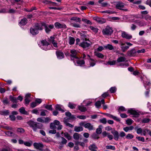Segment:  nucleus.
<instances>
[{
	"instance_id": "47",
	"label": "nucleus",
	"mask_w": 151,
	"mask_h": 151,
	"mask_svg": "<svg viewBox=\"0 0 151 151\" xmlns=\"http://www.w3.org/2000/svg\"><path fill=\"white\" fill-rule=\"evenodd\" d=\"M101 105V102L100 101H97L95 104V105L98 108Z\"/></svg>"
},
{
	"instance_id": "2",
	"label": "nucleus",
	"mask_w": 151,
	"mask_h": 151,
	"mask_svg": "<svg viewBox=\"0 0 151 151\" xmlns=\"http://www.w3.org/2000/svg\"><path fill=\"white\" fill-rule=\"evenodd\" d=\"M27 123L35 132H38V129H42L43 127V125L42 124L35 122L33 121H29L27 122Z\"/></svg>"
},
{
	"instance_id": "58",
	"label": "nucleus",
	"mask_w": 151,
	"mask_h": 151,
	"mask_svg": "<svg viewBox=\"0 0 151 151\" xmlns=\"http://www.w3.org/2000/svg\"><path fill=\"white\" fill-rule=\"evenodd\" d=\"M9 118L12 121H14L15 119V117L14 115H12L9 116Z\"/></svg>"
},
{
	"instance_id": "19",
	"label": "nucleus",
	"mask_w": 151,
	"mask_h": 151,
	"mask_svg": "<svg viewBox=\"0 0 151 151\" xmlns=\"http://www.w3.org/2000/svg\"><path fill=\"white\" fill-rule=\"evenodd\" d=\"M124 45V43H122L121 44V45L122 46L121 47V50L123 52H124L126 51L127 50L129 47L128 46H123Z\"/></svg>"
},
{
	"instance_id": "62",
	"label": "nucleus",
	"mask_w": 151,
	"mask_h": 151,
	"mask_svg": "<svg viewBox=\"0 0 151 151\" xmlns=\"http://www.w3.org/2000/svg\"><path fill=\"white\" fill-rule=\"evenodd\" d=\"M77 117L78 118L80 119H84L86 118V116H84L82 115V116H77Z\"/></svg>"
},
{
	"instance_id": "18",
	"label": "nucleus",
	"mask_w": 151,
	"mask_h": 151,
	"mask_svg": "<svg viewBox=\"0 0 151 151\" xmlns=\"http://www.w3.org/2000/svg\"><path fill=\"white\" fill-rule=\"evenodd\" d=\"M84 127L86 128H88L89 130H92L93 129V125H91L90 123H87L85 124Z\"/></svg>"
},
{
	"instance_id": "9",
	"label": "nucleus",
	"mask_w": 151,
	"mask_h": 151,
	"mask_svg": "<svg viewBox=\"0 0 151 151\" xmlns=\"http://www.w3.org/2000/svg\"><path fill=\"white\" fill-rule=\"evenodd\" d=\"M55 27L58 29H65L67 28L65 24H61L58 22H56L55 23Z\"/></svg>"
},
{
	"instance_id": "23",
	"label": "nucleus",
	"mask_w": 151,
	"mask_h": 151,
	"mask_svg": "<svg viewBox=\"0 0 151 151\" xmlns=\"http://www.w3.org/2000/svg\"><path fill=\"white\" fill-rule=\"evenodd\" d=\"M9 99L13 103H17V100L16 97L12 96L11 95L9 96Z\"/></svg>"
},
{
	"instance_id": "22",
	"label": "nucleus",
	"mask_w": 151,
	"mask_h": 151,
	"mask_svg": "<svg viewBox=\"0 0 151 151\" xmlns=\"http://www.w3.org/2000/svg\"><path fill=\"white\" fill-rule=\"evenodd\" d=\"M83 130V128L82 127L75 126L74 128V130L77 132L81 131Z\"/></svg>"
},
{
	"instance_id": "32",
	"label": "nucleus",
	"mask_w": 151,
	"mask_h": 151,
	"mask_svg": "<svg viewBox=\"0 0 151 151\" xmlns=\"http://www.w3.org/2000/svg\"><path fill=\"white\" fill-rule=\"evenodd\" d=\"M95 55L99 58H102L104 57V55L101 53L95 52Z\"/></svg>"
},
{
	"instance_id": "63",
	"label": "nucleus",
	"mask_w": 151,
	"mask_h": 151,
	"mask_svg": "<svg viewBox=\"0 0 151 151\" xmlns=\"http://www.w3.org/2000/svg\"><path fill=\"white\" fill-rule=\"evenodd\" d=\"M145 52V50L144 49H142L140 50H139L137 51V52L138 53H144Z\"/></svg>"
},
{
	"instance_id": "28",
	"label": "nucleus",
	"mask_w": 151,
	"mask_h": 151,
	"mask_svg": "<svg viewBox=\"0 0 151 151\" xmlns=\"http://www.w3.org/2000/svg\"><path fill=\"white\" fill-rule=\"evenodd\" d=\"M102 127L101 125H100L99 128H97L96 130V133L98 134H100L102 132V129L101 127Z\"/></svg>"
},
{
	"instance_id": "61",
	"label": "nucleus",
	"mask_w": 151,
	"mask_h": 151,
	"mask_svg": "<svg viewBox=\"0 0 151 151\" xmlns=\"http://www.w3.org/2000/svg\"><path fill=\"white\" fill-rule=\"evenodd\" d=\"M37 120L38 122H40L43 123V120L42 117L38 118L37 119Z\"/></svg>"
},
{
	"instance_id": "34",
	"label": "nucleus",
	"mask_w": 151,
	"mask_h": 151,
	"mask_svg": "<svg viewBox=\"0 0 151 151\" xmlns=\"http://www.w3.org/2000/svg\"><path fill=\"white\" fill-rule=\"evenodd\" d=\"M81 36L82 37V39L83 40H85V41L89 40V39H87V35L85 34H81Z\"/></svg>"
},
{
	"instance_id": "53",
	"label": "nucleus",
	"mask_w": 151,
	"mask_h": 151,
	"mask_svg": "<svg viewBox=\"0 0 151 151\" xmlns=\"http://www.w3.org/2000/svg\"><path fill=\"white\" fill-rule=\"evenodd\" d=\"M136 138L139 141H141L142 142H144L145 139L143 137H137Z\"/></svg>"
},
{
	"instance_id": "26",
	"label": "nucleus",
	"mask_w": 151,
	"mask_h": 151,
	"mask_svg": "<svg viewBox=\"0 0 151 151\" xmlns=\"http://www.w3.org/2000/svg\"><path fill=\"white\" fill-rule=\"evenodd\" d=\"M98 135L96 133H94L91 136L92 138L94 139H98L99 138V137L98 136Z\"/></svg>"
},
{
	"instance_id": "54",
	"label": "nucleus",
	"mask_w": 151,
	"mask_h": 151,
	"mask_svg": "<svg viewBox=\"0 0 151 151\" xmlns=\"http://www.w3.org/2000/svg\"><path fill=\"white\" fill-rule=\"evenodd\" d=\"M77 63L78 64L82 65H83L85 63V62L84 60H78L77 61Z\"/></svg>"
},
{
	"instance_id": "55",
	"label": "nucleus",
	"mask_w": 151,
	"mask_h": 151,
	"mask_svg": "<svg viewBox=\"0 0 151 151\" xmlns=\"http://www.w3.org/2000/svg\"><path fill=\"white\" fill-rule=\"evenodd\" d=\"M116 61L115 60H113L112 61H109L107 63L110 65H113L115 64Z\"/></svg>"
},
{
	"instance_id": "20",
	"label": "nucleus",
	"mask_w": 151,
	"mask_h": 151,
	"mask_svg": "<svg viewBox=\"0 0 151 151\" xmlns=\"http://www.w3.org/2000/svg\"><path fill=\"white\" fill-rule=\"evenodd\" d=\"M78 109L81 112H85L87 110L86 108L84 107L83 105L78 106Z\"/></svg>"
},
{
	"instance_id": "13",
	"label": "nucleus",
	"mask_w": 151,
	"mask_h": 151,
	"mask_svg": "<svg viewBox=\"0 0 151 151\" xmlns=\"http://www.w3.org/2000/svg\"><path fill=\"white\" fill-rule=\"evenodd\" d=\"M122 37L125 38L127 39H130L132 37V35H129L125 32H124L122 33Z\"/></svg>"
},
{
	"instance_id": "41",
	"label": "nucleus",
	"mask_w": 151,
	"mask_h": 151,
	"mask_svg": "<svg viewBox=\"0 0 151 151\" xmlns=\"http://www.w3.org/2000/svg\"><path fill=\"white\" fill-rule=\"evenodd\" d=\"M105 47L106 49H108L111 50L113 49V46L111 45L108 44L107 45L105 46Z\"/></svg>"
},
{
	"instance_id": "7",
	"label": "nucleus",
	"mask_w": 151,
	"mask_h": 151,
	"mask_svg": "<svg viewBox=\"0 0 151 151\" xmlns=\"http://www.w3.org/2000/svg\"><path fill=\"white\" fill-rule=\"evenodd\" d=\"M137 53V51L134 48L128 51L127 52V55L128 56H134Z\"/></svg>"
},
{
	"instance_id": "14",
	"label": "nucleus",
	"mask_w": 151,
	"mask_h": 151,
	"mask_svg": "<svg viewBox=\"0 0 151 151\" xmlns=\"http://www.w3.org/2000/svg\"><path fill=\"white\" fill-rule=\"evenodd\" d=\"M68 117H66L64 118V120H63V122L66 126H69L70 127H73V125L68 123Z\"/></svg>"
},
{
	"instance_id": "37",
	"label": "nucleus",
	"mask_w": 151,
	"mask_h": 151,
	"mask_svg": "<svg viewBox=\"0 0 151 151\" xmlns=\"http://www.w3.org/2000/svg\"><path fill=\"white\" fill-rule=\"evenodd\" d=\"M82 21L85 23L89 24H92V22L90 20L86 19L83 18L82 19Z\"/></svg>"
},
{
	"instance_id": "15",
	"label": "nucleus",
	"mask_w": 151,
	"mask_h": 151,
	"mask_svg": "<svg viewBox=\"0 0 151 151\" xmlns=\"http://www.w3.org/2000/svg\"><path fill=\"white\" fill-rule=\"evenodd\" d=\"M88 148L91 151H97L96 149H97V147L96 146L95 144H93L89 146Z\"/></svg>"
},
{
	"instance_id": "6",
	"label": "nucleus",
	"mask_w": 151,
	"mask_h": 151,
	"mask_svg": "<svg viewBox=\"0 0 151 151\" xmlns=\"http://www.w3.org/2000/svg\"><path fill=\"white\" fill-rule=\"evenodd\" d=\"M44 27H45V32L47 33H48L51 31V29L53 28L54 25L52 24L48 25L47 24L44 23Z\"/></svg>"
},
{
	"instance_id": "46",
	"label": "nucleus",
	"mask_w": 151,
	"mask_h": 151,
	"mask_svg": "<svg viewBox=\"0 0 151 151\" xmlns=\"http://www.w3.org/2000/svg\"><path fill=\"white\" fill-rule=\"evenodd\" d=\"M50 128L51 129H55L56 128V127L54 123H50Z\"/></svg>"
},
{
	"instance_id": "16",
	"label": "nucleus",
	"mask_w": 151,
	"mask_h": 151,
	"mask_svg": "<svg viewBox=\"0 0 151 151\" xmlns=\"http://www.w3.org/2000/svg\"><path fill=\"white\" fill-rule=\"evenodd\" d=\"M56 54L58 58L60 59H62L64 58V55L63 53L62 52L57 51Z\"/></svg>"
},
{
	"instance_id": "42",
	"label": "nucleus",
	"mask_w": 151,
	"mask_h": 151,
	"mask_svg": "<svg viewBox=\"0 0 151 151\" xmlns=\"http://www.w3.org/2000/svg\"><path fill=\"white\" fill-rule=\"evenodd\" d=\"M134 137L133 135L131 134H128L126 136V138L127 139H132Z\"/></svg>"
},
{
	"instance_id": "39",
	"label": "nucleus",
	"mask_w": 151,
	"mask_h": 151,
	"mask_svg": "<svg viewBox=\"0 0 151 151\" xmlns=\"http://www.w3.org/2000/svg\"><path fill=\"white\" fill-rule=\"evenodd\" d=\"M75 39L73 37H70V41L69 43L70 45H73L74 43L75 42Z\"/></svg>"
},
{
	"instance_id": "48",
	"label": "nucleus",
	"mask_w": 151,
	"mask_h": 151,
	"mask_svg": "<svg viewBox=\"0 0 151 151\" xmlns=\"http://www.w3.org/2000/svg\"><path fill=\"white\" fill-rule=\"evenodd\" d=\"M90 28L94 32L96 33L98 32V29L97 28H94L93 27L90 26Z\"/></svg>"
},
{
	"instance_id": "29",
	"label": "nucleus",
	"mask_w": 151,
	"mask_h": 151,
	"mask_svg": "<svg viewBox=\"0 0 151 151\" xmlns=\"http://www.w3.org/2000/svg\"><path fill=\"white\" fill-rule=\"evenodd\" d=\"M9 112L8 110L0 112V114L1 115H7L9 114Z\"/></svg>"
},
{
	"instance_id": "3",
	"label": "nucleus",
	"mask_w": 151,
	"mask_h": 151,
	"mask_svg": "<svg viewBox=\"0 0 151 151\" xmlns=\"http://www.w3.org/2000/svg\"><path fill=\"white\" fill-rule=\"evenodd\" d=\"M113 32V30L112 28L109 26H107L105 29H103L102 30V32L104 34L107 35H111Z\"/></svg>"
},
{
	"instance_id": "51",
	"label": "nucleus",
	"mask_w": 151,
	"mask_h": 151,
	"mask_svg": "<svg viewBox=\"0 0 151 151\" xmlns=\"http://www.w3.org/2000/svg\"><path fill=\"white\" fill-rule=\"evenodd\" d=\"M100 122L104 124H106V119L105 118H104L102 119H101L99 120Z\"/></svg>"
},
{
	"instance_id": "1",
	"label": "nucleus",
	"mask_w": 151,
	"mask_h": 151,
	"mask_svg": "<svg viewBox=\"0 0 151 151\" xmlns=\"http://www.w3.org/2000/svg\"><path fill=\"white\" fill-rule=\"evenodd\" d=\"M44 22L36 23L34 24L32 27L30 28V31L33 35H36L39 33V30H42L43 29Z\"/></svg>"
},
{
	"instance_id": "33",
	"label": "nucleus",
	"mask_w": 151,
	"mask_h": 151,
	"mask_svg": "<svg viewBox=\"0 0 151 151\" xmlns=\"http://www.w3.org/2000/svg\"><path fill=\"white\" fill-rule=\"evenodd\" d=\"M51 120V119L48 117H46L45 119V120H43V123L45 124L48 123Z\"/></svg>"
},
{
	"instance_id": "50",
	"label": "nucleus",
	"mask_w": 151,
	"mask_h": 151,
	"mask_svg": "<svg viewBox=\"0 0 151 151\" xmlns=\"http://www.w3.org/2000/svg\"><path fill=\"white\" fill-rule=\"evenodd\" d=\"M102 13H107L110 14H112L114 13L115 12H114L111 11L110 10H106V11H103L102 12Z\"/></svg>"
},
{
	"instance_id": "59",
	"label": "nucleus",
	"mask_w": 151,
	"mask_h": 151,
	"mask_svg": "<svg viewBox=\"0 0 151 151\" xmlns=\"http://www.w3.org/2000/svg\"><path fill=\"white\" fill-rule=\"evenodd\" d=\"M56 133V130L55 129H53L52 130H50L49 131V133L50 134H55Z\"/></svg>"
},
{
	"instance_id": "10",
	"label": "nucleus",
	"mask_w": 151,
	"mask_h": 151,
	"mask_svg": "<svg viewBox=\"0 0 151 151\" xmlns=\"http://www.w3.org/2000/svg\"><path fill=\"white\" fill-rule=\"evenodd\" d=\"M128 112L130 113L131 114L134 115L133 117H137L139 116V114L137 111L135 110H134L132 109L128 110Z\"/></svg>"
},
{
	"instance_id": "4",
	"label": "nucleus",
	"mask_w": 151,
	"mask_h": 151,
	"mask_svg": "<svg viewBox=\"0 0 151 151\" xmlns=\"http://www.w3.org/2000/svg\"><path fill=\"white\" fill-rule=\"evenodd\" d=\"M33 146L36 149H39L40 151H42V148L44 147V145L42 143L35 142L33 144Z\"/></svg>"
},
{
	"instance_id": "49",
	"label": "nucleus",
	"mask_w": 151,
	"mask_h": 151,
	"mask_svg": "<svg viewBox=\"0 0 151 151\" xmlns=\"http://www.w3.org/2000/svg\"><path fill=\"white\" fill-rule=\"evenodd\" d=\"M17 131L18 132L23 133L24 132V129L22 128H19L17 129Z\"/></svg>"
},
{
	"instance_id": "60",
	"label": "nucleus",
	"mask_w": 151,
	"mask_h": 151,
	"mask_svg": "<svg viewBox=\"0 0 151 151\" xmlns=\"http://www.w3.org/2000/svg\"><path fill=\"white\" fill-rule=\"evenodd\" d=\"M36 105V103L35 102H32L31 104V106L32 108L35 107Z\"/></svg>"
},
{
	"instance_id": "25",
	"label": "nucleus",
	"mask_w": 151,
	"mask_h": 151,
	"mask_svg": "<svg viewBox=\"0 0 151 151\" xmlns=\"http://www.w3.org/2000/svg\"><path fill=\"white\" fill-rule=\"evenodd\" d=\"M61 138L62 139V141L61 142L59 143L60 145H63L66 144L67 142L66 139L65 138L63 137H61Z\"/></svg>"
},
{
	"instance_id": "38",
	"label": "nucleus",
	"mask_w": 151,
	"mask_h": 151,
	"mask_svg": "<svg viewBox=\"0 0 151 151\" xmlns=\"http://www.w3.org/2000/svg\"><path fill=\"white\" fill-rule=\"evenodd\" d=\"M150 120V119L149 118H144L142 121V122L143 123H146L149 122Z\"/></svg>"
},
{
	"instance_id": "52",
	"label": "nucleus",
	"mask_w": 151,
	"mask_h": 151,
	"mask_svg": "<svg viewBox=\"0 0 151 151\" xmlns=\"http://www.w3.org/2000/svg\"><path fill=\"white\" fill-rule=\"evenodd\" d=\"M5 134L6 135L8 136H13V135H12L13 134H14L13 133L10 131H8L6 132L5 133Z\"/></svg>"
},
{
	"instance_id": "8",
	"label": "nucleus",
	"mask_w": 151,
	"mask_h": 151,
	"mask_svg": "<svg viewBox=\"0 0 151 151\" xmlns=\"http://www.w3.org/2000/svg\"><path fill=\"white\" fill-rule=\"evenodd\" d=\"M93 19L96 21L98 22L101 24L104 23L106 21V20L105 19L98 17H94Z\"/></svg>"
},
{
	"instance_id": "24",
	"label": "nucleus",
	"mask_w": 151,
	"mask_h": 151,
	"mask_svg": "<svg viewBox=\"0 0 151 151\" xmlns=\"http://www.w3.org/2000/svg\"><path fill=\"white\" fill-rule=\"evenodd\" d=\"M80 134L77 133H75L73 135V137L74 139L78 140L79 139Z\"/></svg>"
},
{
	"instance_id": "30",
	"label": "nucleus",
	"mask_w": 151,
	"mask_h": 151,
	"mask_svg": "<svg viewBox=\"0 0 151 151\" xmlns=\"http://www.w3.org/2000/svg\"><path fill=\"white\" fill-rule=\"evenodd\" d=\"M70 52L71 54L70 55V56L72 57H73L74 55V56L76 55L77 54V52L76 50H71Z\"/></svg>"
},
{
	"instance_id": "45",
	"label": "nucleus",
	"mask_w": 151,
	"mask_h": 151,
	"mask_svg": "<svg viewBox=\"0 0 151 151\" xmlns=\"http://www.w3.org/2000/svg\"><path fill=\"white\" fill-rule=\"evenodd\" d=\"M3 102L4 105H7L9 104V101L7 98L4 99L3 100Z\"/></svg>"
},
{
	"instance_id": "57",
	"label": "nucleus",
	"mask_w": 151,
	"mask_h": 151,
	"mask_svg": "<svg viewBox=\"0 0 151 151\" xmlns=\"http://www.w3.org/2000/svg\"><path fill=\"white\" fill-rule=\"evenodd\" d=\"M72 26L75 27H77V28H79L80 27V25L79 24H76V23H74V24H72Z\"/></svg>"
},
{
	"instance_id": "12",
	"label": "nucleus",
	"mask_w": 151,
	"mask_h": 151,
	"mask_svg": "<svg viewBox=\"0 0 151 151\" xmlns=\"http://www.w3.org/2000/svg\"><path fill=\"white\" fill-rule=\"evenodd\" d=\"M91 45V44L86 41H83L81 42L79 45V46H81L84 48L88 47Z\"/></svg>"
},
{
	"instance_id": "31",
	"label": "nucleus",
	"mask_w": 151,
	"mask_h": 151,
	"mask_svg": "<svg viewBox=\"0 0 151 151\" xmlns=\"http://www.w3.org/2000/svg\"><path fill=\"white\" fill-rule=\"evenodd\" d=\"M126 60V58L124 57H121L118 58L117 59V61L118 62H120L124 61Z\"/></svg>"
},
{
	"instance_id": "17",
	"label": "nucleus",
	"mask_w": 151,
	"mask_h": 151,
	"mask_svg": "<svg viewBox=\"0 0 151 151\" xmlns=\"http://www.w3.org/2000/svg\"><path fill=\"white\" fill-rule=\"evenodd\" d=\"M19 112L22 114L28 115V114L27 111L25 110V109L24 107H22L19 110Z\"/></svg>"
},
{
	"instance_id": "40",
	"label": "nucleus",
	"mask_w": 151,
	"mask_h": 151,
	"mask_svg": "<svg viewBox=\"0 0 151 151\" xmlns=\"http://www.w3.org/2000/svg\"><path fill=\"white\" fill-rule=\"evenodd\" d=\"M106 148L107 149H110L113 150H114L115 149V147L114 146H106Z\"/></svg>"
},
{
	"instance_id": "36",
	"label": "nucleus",
	"mask_w": 151,
	"mask_h": 151,
	"mask_svg": "<svg viewBox=\"0 0 151 151\" xmlns=\"http://www.w3.org/2000/svg\"><path fill=\"white\" fill-rule=\"evenodd\" d=\"M71 20L76 21V22H80L81 21V19L79 17H73L71 19Z\"/></svg>"
},
{
	"instance_id": "27",
	"label": "nucleus",
	"mask_w": 151,
	"mask_h": 151,
	"mask_svg": "<svg viewBox=\"0 0 151 151\" xmlns=\"http://www.w3.org/2000/svg\"><path fill=\"white\" fill-rule=\"evenodd\" d=\"M27 19L24 18L21 20L20 23L22 25H25L27 23Z\"/></svg>"
},
{
	"instance_id": "35",
	"label": "nucleus",
	"mask_w": 151,
	"mask_h": 151,
	"mask_svg": "<svg viewBox=\"0 0 151 151\" xmlns=\"http://www.w3.org/2000/svg\"><path fill=\"white\" fill-rule=\"evenodd\" d=\"M41 42L43 45L48 46L49 45V43L46 40H42Z\"/></svg>"
},
{
	"instance_id": "43",
	"label": "nucleus",
	"mask_w": 151,
	"mask_h": 151,
	"mask_svg": "<svg viewBox=\"0 0 151 151\" xmlns=\"http://www.w3.org/2000/svg\"><path fill=\"white\" fill-rule=\"evenodd\" d=\"M45 108L46 109H47L48 110H49L52 111V105H47L45 106Z\"/></svg>"
},
{
	"instance_id": "44",
	"label": "nucleus",
	"mask_w": 151,
	"mask_h": 151,
	"mask_svg": "<svg viewBox=\"0 0 151 151\" xmlns=\"http://www.w3.org/2000/svg\"><path fill=\"white\" fill-rule=\"evenodd\" d=\"M109 91L111 93H114L116 91V88L115 87H111Z\"/></svg>"
},
{
	"instance_id": "56",
	"label": "nucleus",
	"mask_w": 151,
	"mask_h": 151,
	"mask_svg": "<svg viewBox=\"0 0 151 151\" xmlns=\"http://www.w3.org/2000/svg\"><path fill=\"white\" fill-rule=\"evenodd\" d=\"M132 120H131L130 119H128L126 121L127 124L129 125H130L132 123Z\"/></svg>"
},
{
	"instance_id": "21",
	"label": "nucleus",
	"mask_w": 151,
	"mask_h": 151,
	"mask_svg": "<svg viewBox=\"0 0 151 151\" xmlns=\"http://www.w3.org/2000/svg\"><path fill=\"white\" fill-rule=\"evenodd\" d=\"M61 106L60 104H57L55 105V109L56 110H59L63 112L64 111L61 108Z\"/></svg>"
},
{
	"instance_id": "11",
	"label": "nucleus",
	"mask_w": 151,
	"mask_h": 151,
	"mask_svg": "<svg viewBox=\"0 0 151 151\" xmlns=\"http://www.w3.org/2000/svg\"><path fill=\"white\" fill-rule=\"evenodd\" d=\"M111 133L114 135V139L116 140H118L119 137L118 132L117 131L114 129L111 131Z\"/></svg>"
},
{
	"instance_id": "5",
	"label": "nucleus",
	"mask_w": 151,
	"mask_h": 151,
	"mask_svg": "<svg viewBox=\"0 0 151 151\" xmlns=\"http://www.w3.org/2000/svg\"><path fill=\"white\" fill-rule=\"evenodd\" d=\"M124 7V4L122 2H119L116 5V9L120 10H124L125 11H128L127 9H123L122 8H123Z\"/></svg>"
},
{
	"instance_id": "64",
	"label": "nucleus",
	"mask_w": 151,
	"mask_h": 151,
	"mask_svg": "<svg viewBox=\"0 0 151 151\" xmlns=\"http://www.w3.org/2000/svg\"><path fill=\"white\" fill-rule=\"evenodd\" d=\"M40 133L43 136H45L46 135L45 133L43 130H40Z\"/></svg>"
}]
</instances>
